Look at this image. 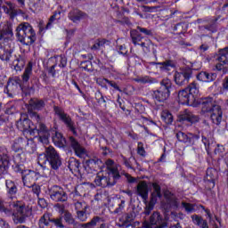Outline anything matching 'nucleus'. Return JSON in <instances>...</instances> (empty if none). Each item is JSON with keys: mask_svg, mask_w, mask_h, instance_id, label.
<instances>
[{"mask_svg": "<svg viewBox=\"0 0 228 228\" xmlns=\"http://www.w3.org/2000/svg\"><path fill=\"white\" fill-rule=\"evenodd\" d=\"M44 0H30L29 3V8L30 10H32L33 12H35V10H38V8H40V3H42Z\"/></svg>", "mask_w": 228, "mask_h": 228, "instance_id": "5fc2aeb1", "label": "nucleus"}, {"mask_svg": "<svg viewBox=\"0 0 228 228\" xmlns=\"http://www.w3.org/2000/svg\"><path fill=\"white\" fill-rule=\"evenodd\" d=\"M217 178H218V171H216V169L213 167L207 169L204 181L208 190H213V188H215L216 181Z\"/></svg>", "mask_w": 228, "mask_h": 228, "instance_id": "dca6fc26", "label": "nucleus"}, {"mask_svg": "<svg viewBox=\"0 0 228 228\" xmlns=\"http://www.w3.org/2000/svg\"><path fill=\"white\" fill-rule=\"evenodd\" d=\"M200 105L202 113H211L212 110H215V106H218L211 97L201 99Z\"/></svg>", "mask_w": 228, "mask_h": 228, "instance_id": "6ab92c4d", "label": "nucleus"}, {"mask_svg": "<svg viewBox=\"0 0 228 228\" xmlns=\"http://www.w3.org/2000/svg\"><path fill=\"white\" fill-rule=\"evenodd\" d=\"M130 37L132 40V44H134V45H140V42L143 40V37L142 36V34H140V31H138L137 29H132L130 31Z\"/></svg>", "mask_w": 228, "mask_h": 228, "instance_id": "f704fd0d", "label": "nucleus"}, {"mask_svg": "<svg viewBox=\"0 0 228 228\" xmlns=\"http://www.w3.org/2000/svg\"><path fill=\"white\" fill-rule=\"evenodd\" d=\"M0 212L4 213L6 216H12L14 224H26L27 218L33 215V208L26 205L23 200H15L9 202L8 207L0 201Z\"/></svg>", "mask_w": 228, "mask_h": 228, "instance_id": "f257e3e1", "label": "nucleus"}, {"mask_svg": "<svg viewBox=\"0 0 228 228\" xmlns=\"http://www.w3.org/2000/svg\"><path fill=\"white\" fill-rule=\"evenodd\" d=\"M137 154L139 156H142V158H145L147 152L145 151V148L143 147V142H139L137 145Z\"/></svg>", "mask_w": 228, "mask_h": 228, "instance_id": "6e6d98bb", "label": "nucleus"}, {"mask_svg": "<svg viewBox=\"0 0 228 228\" xmlns=\"http://www.w3.org/2000/svg\"><path fill=\"white\" fill-rule=\"evenodd\" d=\"M53 111L55 115L59 116L60 120L65 124L66 127L73 133V134H77V131H76V124L74 121H72V118L67 113H65V110L61 109V107L54 106Z\"/></svg>", "mask_w": 228, "mask_h": 228, "instance_id": "6e6552de", "label": "nucleus"}, {"mask_svg": "<svg viewBox=\"0 0 228 228\" xmlns=\"http://www.w3.org/2000/svg\"><path fill=\"white\" fill-rule=\"evenodd\" d=\"M37 163L43 168H47V165H49L53 170H58L61 167V157L54 147L46 146L45 151L38 155Z\"/></svg>", "mask_w": 228, "mask_h": 228, "instance_id": "f03ea898", "label": "nucleus"}, {"mask_svg": "<svg viewBox=\"0 0 228 228\" xmlns=\"http://www.w3.org/2000/svg\"><path fill=\"white\" fill-rule=\"evenodd\" d=\"M106 44V39L97 40L91 47L92 51H99Z\"/></svg>", "mask_w": 228, "mask_h": 228, "instance_id": "603ef678", "label": "nucleus"}, {"mask_svg": "<svg viewBox=\"0 0 228 228\" xmlns=\"http://www.w3.org/2000/svg\"><path fill=\"white\" fill-rule=\"evenodd\" d=\"M136 195L141 197L143 202H147V200L149 199V185L147 184V182H139L136 187Z\"/></svg>", "mask_w": 228, "mask_h": 228, "instance_id": "412c9836", "label": "nucleus"}, {"mask_svg": "<svg viewBox=\"0 0 228 228\" xmlns=\"http://www.w3.org/2000/svg\"><path fill=\"white\" fill-rule=\"evenodd\" d=\"M134 81H135V83H141L142 85H147V84L152 85V83H156V79L149 76L138 77L134 78Z\"/></svg>", "mask_w": 228, "mask_h": 228, "instance_id": "ea45409f", "label": "nucleus"}, {"mask_svg": "<svg viewBox=\"0 0 228 228\" xmlns=\"http://www.w3.org/2000/svg\"><path fill=\"white\" fill-rule=\"evenodd\" d=\"M193 76V69L190 67H184L180 69V71H176L174 75L175 85L178 86H183L190 83V78Z\"/></svg>", "mask_w": 228, "mask_h": 228, "instance_id": "0eeeda50", "label": "nucleus"}, {"mask_svg": "<svg viewBox=\"0 0 228 228\" xmlns=\"http://www.w3.org/2000/svg\"><path fill=\"white\" fill-rule=\"evenodd\" d=\"M16 37L22 45H33L37 42V33L28 22H22L16 28Z\"/></svg>", "mask_w": 228, "mask_h": 228, "instance_id": "7ed1b4c3", "label": "nucleus"}, {"mask_svg": "<svg viewBox=\"0 0 228 228\" xmlns=\"http://www.w3.org/2000/svg\"><path fill=\"white\" fill-rule=\"evenodd\" d=\"M0 159H9L8 150L4 146H0Z\"/></svg>", "mask_w": 228, "mask_h": 228, "instance_id": "052dcab7", "label": "nucleus"}, {"mask_svg": "<svg viewBox=\"0 0 228 228\" xmlns=\"http://www.w3.org/2000/svg\"><path fill=\"white\" fill-rule=\"evenodd\" d=\"M74 206L77 213H79V211H86L88 208V204L85 201H77L74 203Z\"/></svg>", "mask_w": 228, "mask_h": 228, "instance_id": "a18cd8bd", "label": "nucleus"}, {"mask_svg": "<svg viewBox=\"0 0 228 228\" xmlns=\"http://www.w3.org/2000/svg\"><path fill=\"white\" fill-rule=\"evenodd\" d=\"M23 151L28 154H33L37 151V143H35V141L26 138Z\"/></svg>", "mask_w": 228, "mask_h": 228, "instance_id": "473e14b6", "label": "nucleus"}, {"mask_svg": "<svg viewBox=\"0 0 228 228\" xmlns=\"http://www.w3.org/2000/svg\"><path fill=\"white\" fill-rule=\"evenodd\" d=\"M158 199H161V196L151 193V200L148 202V204L151 206H156V202H158Z\"/></svg>", "mask_w": 228, "mask_h": 228, "instance_id": "69168bd1", "label": "nucleus"}, {"mask_svg": "<svg viewBox=\"0 0 228 228\" xmlns=\"http://www.w3.org/2000/svg\"><path fill=\"white\" fill-rule=\"evenodd\" d=\"M210 115V119L212 120L213 124L216 126H220L222 123V118L224 117V112L222 111V108L220 105L215 106L211 112H208Z\"/></svg>", "mask_w": 228, "mask_h": 228, "instance_id": "4be33fe9", "label": "nucleus"}, {"mask_svg": "<svg viewBox=\"0 0 228 228\" xmlns=\"http://www.w3.org/2000/svg\"><path fill=\"white\" fill-rule=\"evenodd\" d=\"M51 224H53L55 225V227H59V228L65 227V225H63V217H61V216L57 217V218L52 217Z\"/></svg>", "mask_w": 228, "mask_h": 228, "instance_id": "3c124183", "label": "nucleus"}, {"mask_svg": "<svg viewBox=\"0 0 228 228\" xmlns=\"http://www.w3.org/2000/svg\"><path fill=\"white\" fill-rule=\"evenodd\" d=\"M179 122H189V124H197L199 122V116L193 114L190 110H184L178 117Z\"/></svg>", "mask_w": 228, "mask_h": 228, "instance_id": "f3484780", "label": "nucleus"}, {"mask_svg": "<svg viewBox=\"0 0 228 228\" xmlns=\"http://www.w3.org/2000/svg\"><path fill=\"white\" fill-rule=\"evenodd\" d=\"M6 4L8 7L4 6V10L12 19H13V17H16L17 15V5L12 2H7Z\"/></svg>", "mask_w": 228, "mask_h": 228, "instance_id": "e433bc0d", "label": "nucleus"}, {"mask_svg": "<svg viewBox=\"0 0 228 228\" xmlns=\"http://www.w3.org/2000/svg\"><path fill=\"white\" fill-rule=\"evenodd\" d=\"M178 142H182V143H187V145H195V142H197V140L200 139V135L199 134H185L183 132H178L175 134Z\"/></svg>", "mask_w": 228, "mask_h": 228, "instance_id": "4468645a", "label": "nucleus"}, {"mask_svg": "<svg viewBox=\"0 0 228 228\" xmlns=\"http://www.w3.org/2000/svg\"><path fill=\"white\" fill-rule=\"evenodd\" d=\"M137 31H139V33H142L146 37H152V30H151V29H148V28H142V27L138 26L137 27Z\"/></svg>", "mask_w": 228, "mask_h": 228, "instance_id": "680f3d73", "label": "nucleus"}, {"mask_svg": "<svg viewBox=\"0 0 228 228\" xmlns=\"http://www.w3.org/2000/svg\"><path fill=\"white\" fill-rule=\"evenodd\" d=\"M12 37H13V29L12 28V24L7 23L0 30V44L13 45Z\"/></svg>", "mask_w": 228, "mask_h": 228, "instance_id": "f8f14e48", "label": "nucleus"}, {"mask_svg": "<svg viewBox=\"0 0 228 228\" xmlns=\"http://www.w3.org/2000/svg\"><path fill=\"white\" fill-rule=\"evenodd\" d=\"M34 133L37 134L41 143H49V130H47V126H45V125L43 123L39 124L38 128L34 129Z\"/></svg>", "mask_w": 228, "mask_h": 228, "instance_id": "aec40b11", "label": "nucleus"}, {"mask_svg": "<svg viewBox=\"0 0 228 228\" xmlns=\"http://www.w3.org/2000/svg\"><path fill=\"white\" fill-rule=\"evenodd\" d=\"M157 65L160 66L161 70H170V69H174V67H175V64L172 60H167L163 62H158Z\"/></svg>", "mask_w": 228, "mask_h": 228, "instance_id": "79ce46f5", "label": "nucleus"}, {"mask_svg": "<svg viewBox=\"0 0 228 228\" xmlns=\"http://www.w3.org/2000/svg\"><path fill=\"white\" fill-rule=\"evenodd\" d=\"M170 88H172V81L165 78L160 82V86L153 91L152 97L158 102H165L170 97Z\"/></svg>", "mask_w": 228, "mask_h": 228, "instance_id": "20e7f679", "label": "nucleus"}, {"mask_svg": "<svg viewBox=\"0 0 228 228\" xmlns=\"http://www.w3.org/2000/svg\"><path fill=\"white\" fill-rule=\"evenodd\" d=\"M68 17L72 22H79L82 19H86V13L79 9H73L69 12Z\"/></svg>", "mask_w": 228, "mask_h": 228, "instance_id": "b1692460", "label": "nucleus"}, {"mask_svg": "<svg viewBox=\"0 0 228 228\" xmlns=\"http://www.w3.org/2000/svg\"><path fill=\"white\" fill-rule=\"evenodd\" d=\"M29 106H31L33 110H41L45 108V102L44 100L32 98L29 100Z\"/></svg>", "mask_w": 228, "mask_h": 228, "instance_id": "72a5a7b5", "label": "nucleus"}, {"mask_svg": "<svg viewBox=\"0 0 228 228\" xmlns=\"http://www.w3.org/2000/svg\"><path fill=\"white\" fill-rule=\"evenodd\" d=\"M49 195L52 200L54 202H67L69 196H67V192L63 190V187L59 185H53L49 189Z\"/></svg>", "mask_w": 228, "mask_h": 228, "instance_id": "9d476101", "label": "nucleus"}, {"mask_svg": "<svg viewBox=\"0 0 228 228\" xmlns=\"http://www.w3.org/2000/svg\"><path fill=\"white\" fill-rule=\"evenodd\" d=\"M97 85L102 86V88H105V90H108V78H98L96 80Z\"/></svg>", "mask_w": 228, "mask_h": 228, "instance_id": "e2e57ef3", "label": "nucleus"}, {"mask_svg": "<svg viewBox=\"0 0 228 228\" xmlns=\"http://www.w3.org/2000/svg\"><path fill=\"white\" fill-rule=\"evenodd\" d=\"M191 101H193V98L191 99V96L190 95V93L187 91L186 88L178 92L179 104H190Z\"/></svg>", "mask_w": 228, "mask_h": 228, "instance_id": "393cba45", "label": "nucleus"}, {"mask_svg": "<svg viewBox=\"0 0 228 228\" xmlns=\"http://www.w3.org/2000/svg\"><path fill=\"white\" fill-rule=\"evenodd\" d=\"M81 69H83V70H86L87 72H92V61H82Z\"/></svg>", "mask_w": 228, "mask_h": 228, "instance_id": "4d7b16f0", "label": "nucleus"}, {"mask_svg": "<svg viewBox=\"0 0 228 228\" xmlns=\"http://www.w3.org/2000/svg\"><path fill=\"white\" fill-rule=\"evenodd\" d=\"M214 142L215 137L213 136L211 130H204L202 132V142L204 143L206 149L209 148V145H211Z\"/></svg>", "mask_w": 228, "mask_h": 228, "instance_id": "cd10ccee", "label": "nucleus"}, {"mask_svg": "<svg viewBox=\"0 0 228 228\" xmlns=\"http://www.w3.org/2000/svg\"><path fill=\"white\" fill-rule=\"evenodd\" d=\"M69 145L73 149L76 156L78 158H84V156L86 154V149L81 146L79 142H77V140L72 136L69 137Z\"/></svg>", "mask_w": 228, "mask_h": 228, "instance_id": "a211bd4d", "label": "nucleus"}, {"mask_svg": "<svg viewBox=\"0 0 228 228\" xmlns=\"http://www.w3.org/2000/svg\"><path fill=\"white\" fill-rule=\"evenodd\" d=\"M144 204L146 205L145 208H144V211H143V214L146 216H149V215H151V213H152V210L154 209V205H151L147 202H144Z\"/></svg>", "mask_w": 228, "mask_h": 228, "instance_id": "bf43d9fd", "label": "nucleus"}, {"mask_svg": "<svg viewBox=\"0 0 228 228\" xmlns=\"http://www.w3.org/2000/svg\"><path fill=\"white\" fill-rule=\"evenodd\" d=\"M218 54L226 58V60H228V46L223 48V49H220L218 51Z\"/></svg>", "mask_w": 228, "mask_h": 228, "instance_id": "774afa93", "label": "nucleus"}, {"mask_svg": "<svg viewBox=\"0 0 228 228\" xmlns=\"http://www.w3.org/2000/svg\"><path fill=\"white\" fill-rule=\"evenodd\" d=\"M5 186H6V191H7L8 197H11L12 199L14 195H17V191H19V189L15 182L12 180H6Z\"/></svg>", "mask_w": 228, "mask_h": 228, "instance_id": "c85d7f7f", "label": "nucleus"}, {"mask_svg": "<svg viewBox=\"0 0 228 228\" xmlns=\"http://www.w3.org/2000/svg\"><path fill=\"white\" fill-rule=\"evenodd\" d=\"M21 83L22 80H20V77H19L10 78L7 82L6 87L4 90V94H7L8 97L13 99V97L17 95L19 92V86H21Z\"/></svg>", "mask_w": 228, "mask_h": 228, "instance_id": "1a4fd4ad", "label": "nucleus"}, {"mask_svg": "<svg viewBox=\"0 0 228 228\" xmlns=\"http://www.w3.org/2000/svg\"><path fill=\"white\" fill-rule=\"evenodd\" d=\"M26 138L27 137H19L18 139L14 140V142L12 145V150L14 152H20V151H24Z\"/></svg>", "mask_w": 228, "mask_h": 228, "instance_id": "c756f323", "label": "nucleus"}, {"mask_svg": "<svg viewBox=\"0 0 228 228\" xmlns=\"http://www.w3.org/2000/svg\"><path fill=\"white\" fill-rule=\"evenodd\" d=\"M24 65H26V58L24 55L15 56V59L12 61L14 70H16V72H20V70L24 69Z\"/></svg>", "mask_w": 228, "mask_h": 228, "instance_id": "bb28decb", "label": "nucleus"}, {"mask_svg": "<svg viewBox=\"0 0 228 228\" xmlns=\"http://www.w3.org/2000/svg\"><path fill=\"white\" fill-rule=\"evenodd\" d=\"M32 74H33V62H28L21 76L22 82L28 83Z\"/></svg>", "mask_w": 228, "mask_h": 228, "instance_id": "c9c22d12", "label": "nucleus"}, {"mask_svg": "<svg viewBox=\"0 0 228 228\" xmlns=\"http://www.w3.org/2000/svg\"><path fill=\"white\" fill-rule=\"evenodd\" d=\"M99 220H101V218L99 216H95L90 222L82 224L80 226L83 228L95 227L97 225V222H99Z\"/></svg>", "mask_w": 228, "mask_h": 228, "instance_id": "09e8293b", "label": "nucleus"}, {"mask_svg": "<svg viewBox=\"0 0 228 228\" xmlns=\"http://www.w3.org/2000/svg\"><path fill=\"white\" fill-rule=\"evenodd\" d=\"M105 165L107 167V170L109 171V175H111V181L115 182V184H117L122 175H125L128 183H133L136 182V178L131 176V175L127 173L118 172V166L115 164V161H113V159H107L105 161Z\"/></svg>", "mask_w": 228, "mask_h": 228, "instance_id": "39448f33", "label": "nucleus"}, {"mask_svg": "<svg viewBox=\"0 0 228 228\" xmlns=\"http://www.w3.org/2000/svg\"><path fill=\"white\" fill-rule=\"evenodd\" d=\"M53 142L56 147H60V149H63L67 143L65 137L60 132H55L54 135L53 136Z\"/></svg>", "mask_w": 228, "mask_h": 228, "instance_id": "7c9ffc66", "label": "nucleus"}, {"mask_svg": "<svg viewBox=\"0 0 228 228\" xmlns=\"http://www.w3.org/2000/svg\"><path fill=\"white\" fill-rule=\"evenodd\" d=\"M121 158H122L123 165H125V167H126V168L133 169V164L131 163V158L127 159L124 156H121Z\"/></svg>", "mask_w": 228, "mask_h": 228, "instance_id": "338daca9", "label": "nucleus"}, {"mask_svg": "<svg viewBox=\"0 0 228 228\" xmlns=\"http://www.w3.org/2000/svg\"><path fill=\"white\" fill-rule=\"evenodd\" d=\"M167 202L173 209H177V208H179V200H177V198L168 199Z\"/></svg>", "mask_w": 228, "mask_h": 228, "instance_id": "13d9d810", "label": "nucleus"}, {"mask_svg": "<svg viewBox=\"0 0 228 228\" xmlns=\"http://www.w3.org/2000/svg\"><path fill=\"white\" fill-rule=\"evenodd\" d=\"M19 131H29L31 129V120L28 118V115L21 114L20 119L16 122Z\"/></svg>", "mask_w": 228, "mask_h": 228, "instance_id": "5701e85b", "label": "nucleus"}, {"mask_svg": "<svg viewBox=\"0 0 228 228\" xmlns=\"http://www.w3.org/2000/svg\"><path fill=\"white\" fill-rule=\"evenodd\" d=\"M185 89H187L190 95H192V99L199 97V84L196 82L191 83Z\"/></svg>", "mask_w": 228, "mask_h": 228, "instance_id": "4c0bfd02", "label": "nucleus"}, {"mask_svg": "<svg viewBox=\"0 0 228 228\" xmlns=\"http://www.w3.org/2000/svg\"><path fill=\"white\" fill-rule=\"evenodd\" d=\"M152 188H153V192H151V193L162 197V194H161V186H159V184H158L157 183H152Z\"/></svg>", "mask_w": 228, "mask_h": 228, "instance_id": "0e129e2a", "label": "nucleus"}, {"mask_svg": "<svg viewBox=\"0 0 228 228\" xmlns=\"http://www.w3.org/2000/svg\"><path fill=\"white\" fill-rule=\"evenodd\" d=\"M68 167L71 172H79V168H81V163H79V160L74 158H70Z\"/></svg>", "mask_w": 228, "mask_h": 228, "instance_id": "58836bf2", "label": "nucleus"}, {"mask_svg": "<svg viewBox=\"0 0 228 228\" xmlns=\"http://www.w3.org/2000/svg\"><path fill=\"white\" fill-rule=\"evenodd\" d=\"M94 183L95 186H99L100 188H110V186H115V182L111 181L110 175H104L102 172L96 175Z\"/></svg>", "mask_w": 228, "mask_h": 228, "instance_id": "ddd939ff", "label": "nucleus"}, {"mask_svg": "<svg viewBox=\"0 0 228 228\" xmlns=\"http://www.w3.org/2000/svg\"><path fill=\"white\" fill-rule=\"evenodd\" d=\"M101 163V159H91L86 161V167L89 168H97V165Z\"/></svg>", "mask_w": 228, "mask_h": 228, "instance_id": "8fccbe9b", "label": "nucleus"}, {"mask_svg": "<svg viewBox=\"0 0 228 228\" xmlns=\"http://www.w3.org/2000/svg\"><path fill=\"white\" fill-rule=\"evenodd\" d=\"M13 45L10 43L0 44V60L5 61L6 63L12 61L13 58Z\"/></svg>", "mask_w": 228, "mask_h": 228, "instance_id": "9b49d317", "label": "nucleus"}, {"mask_svg": "<svg viewBox=\"0 0 228 228\" xmlns=\"http://www.w3.org/2000/svg\"><path fill=\"white\" fill-rule=\"evenodd\" d=\"M9 166L10 159H0V175H3V174H5V172H7Z\"/></svg>", "mask_w": 228, "mask_h": 228, "instance_id": "c03bdc74", "label": "nucleus"}, {"mask_svg": "<svg viewBox=\"0 0 228 228\" xmlns=\"http://www.w3.org/2000/svg\"><path fill=\"white\" fill-rule=\"evenodd\" d=\"M66 224H69V225H74L76 223V220L74 219V216H72V214L70 212H65V215L61 216Z\"/></svg>", "mask_w": 228, "mask_h": 228, "instance_id": "de8ad7c7", "label": "nucleus"}, {"mask_svg": "<svg viewBox=\"0 0 228 228\" xmlns=\"http://www.w3.org/2000/svg\"><path fill=\"white\" fill-rule=\"evenodd\" d=\"M21 175L23 184L24 186H27V188H31V186L35 184L37 179H38V173L33 170H25L21 173Z\"/></svg>", "mask_w": 228, "mask_h": 228, "instance_id": "2eb2a0df", "label": "nucleus"}, {"mask_svg": "<svg viewBox=\"0 0 228 228\" xmlns=\"http://www.w3.org/2000/svg\"><path fill=\"white\" fill-rule=\"evenodd\" d=\"M53 220V215L49 212H45L38 220L39 228H47L51 225Z\"/></svg>", "mask_w": 228, "mask_h": 228, "instance_id": "a878e982", "label": "nucleus"}, {"mask_svg": "<svg viewBox=\"0 0 228 228\" xmlns=\"http://www.w3.org/2000/svg\"><path fill=\"white\" fill-rule=\"evenodd\" d=\"M182 207L184 208V210L188 214H191V213H195L196 211L195 208L197 207V205L183 201Z\"/></svg>", "mask_w": 228, "mask_h": 228, "instance_id": "49530a36", "label": "nucleus"}, {"mask_svg": "<svg viewBox=\"0 0 228 228\" xmlns=\"http://www.w3.org/2000/svg\"><path fill=\"white\" fill-rule=\"evenodd\" d=\"M61 15V11H55L53 15L50 17L46 24L45 29H51L53 26V22H54V20H60Z\"/></svg>", "mask_w": 228, "mask_h": 228, "instance_id": "a19ab883", "label": "nucleus"}, {"mask_svg": "<svg viewBox=\"0 0 228 228\" xmlns=\"http://www.w3.org/2000/svg\"><path fill=\"white\" fill-rule=\"evenodd\" d=\"M144 228H167L168 223L159 211H154L149 217V221L143 223Z\"/></svg>", "mask_w": 228, "mask_h": 228, "instance_id": "423d86ee", "label": "nucleus"}, {"mask_svg": "<svg viewBox=\"0 0 228 228\" xmlns=\"http://www.w3.org/2000/svg\"><path fill=\"white\" fill-rule=\"evenodd\" d=\"M161 118L165 124H172L174 122V116L168 110H163L161 113Z\"/></svg>", "mask_w": 228, "mask_h": 228, "instance_id": "37998d69", "label": "nucleus"}, {"mask_svg": "<svg viewBox=\"0 0 228 228\" xmlns=\"http://www.w3.org/2000/svg\"><path fill=\"white\" fill-rule=\"evenodd\" d=\"M77 217L80 222H86L88 220V214L86 210L78 211L77 212Z\"/></svg>", "mask_w": 228, "mask_h": 228, "instance_id": "864d4df0", "label": "nucleus"}, {"mask_svg": "<svg viewBox=\"0 0 228 228\" xmlns=\"http://www.w3.org/2000/svg\"><path fill=\"white\" fill-rule=\"evenodd\" d=\"M191 218L194 225H197L198 227H200V228H209V225L208 224V221L202 218V216L199 215H192Z\"/></svg>", "mask_w": 228, "mask_h": 228, "instance_id": "2f4dec72", "label": "nucleus"}]
</instances>
